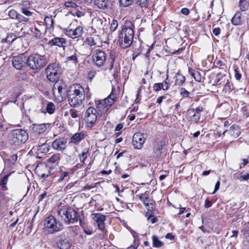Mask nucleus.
<instances>
[{"mask_svg":"<svg viewBox=\"0 0 249 249\" xmlns=\"http://www.w3.org/2000/svg\"><path fill=\"white\" fill-rule=\"evenodd\" d=\"M85 138V135L82 132L76 133L71 137V142L74 143L79 142Z\"/></svg>","mask_w":249,"mask_h":249,"instance_id":"26","label":"nucleus"},{"mask_svg":"<svg viewBox=\"0 0 249 249\" xmlns=\"http://www.w3.org/2000/svg\"><path fill=\"white\" fill-rule=\"evenodd\" d=\"M92 219L96 223L98 229L104 232L105 229V221L106 219V216L100 213H92L91 214Z\"/></svg>","mask_w":249,"mask_h":249,"instance_id":"13","label":"nucleus"},{"mask_svg":"<svg viewBox=\"0 0 249 249\" xmlns=\"http://www.w3.org/2000/svg\"><path fill=\"white\" fill-rule=\"evenodd\" d=\"M114 87H112V91L110 95L103 100L99 101L97 105V108L102 113L106 112L108 109V108L114 103L116 99V93L114 92Z\"/></svg>","mask_w":249,"mask_h":249,"instance_id":"8","label":"nucleus"},{"mask_svg":"<svg viewBox=\"0 0 249 249\" xmlns=\"http://www.w3.org/2000/svg\"><path fill=\"white\" fill-rule=\"evenodd\" d=\"M47 58L45 55L34 53L30 55L26 60V64L33 70L41 69L47 64Z\"/></svg>","mask_w":249,"mask_h":249,"instance_id":"4","label":"nucleus"},{"mask_svg":"<svg viewBox=\"0 0 249 249\" xmlns=\"http://www.w3.org/2000/svg\"><path fill=\"white\" fill-rule=\"evenodd\" d=\"M166 142L165 140H157L155 141L153 151L154 155L158 158H160L163 153V147L166 145Z\"/></svg>","mask_w":249,"mask_h":249,"instance_id":"12","label":"nucleus"},{"mask_svg":"<svg viewBox=\"0 0 249 249\" xmlns=\"http://www.w3.org/2000/svg\"><path fill=\"white\" fill-rule=\"evenodd\" d=\"M238 6L241 12H245L249 9V3L247 0H239Z\"/></svg>","mask_w":249,"mask_h":249,"instance_id":"28","label":"nucleus"},{"mask_svg":"<svg viewBox=\"0 0 249 249\" xmlns=\"http://www.w3.org/2000/svg\"><path fill=\"white\" fill-rule=\"evenodd\" d=\"M38 150L42 153H46L50 150V146L46 143H43L38 146Z\"/></svg>","mask_w":249,"mask_h":249,"instance_id":"36","label":"nucleus"},{"mask_svg":"<svg viewBox=\"0 0 249 249\" xmlns=\"http://www.w3.org/2000/svg\"><path fill=\"white\" fill-rule=\"evenodd\" d=\"M57 215L62 221L67 225L77 223L79 220L78 213L73 208L63 206L57 211Z\"/></svg>","mask_w":249,"mask_h":249,"instance_id":"3","label":"nucleus"},{"mask_svg":"<svg viewBox=\"0 0 249 249\" xmlns=\"http://www.w3.org/2000/svg\"><path fill=\"white\" fill-rule=\"evenodd\" d=\"M18 13H17V12L13 9H12L9 11L8 13V16L9 17L13 19H17L18 16Z\"/></svg>","mask_w":249,"mask_h":249,"instance_id":"46","label":"nucleus"},{"mask_svg":"<svg viewBox=\"0 0 249 249\" xmlns=\"http://www.w3.org/2000/svg\"><path fill=\"white\" fill-rule=\"evenodd\" d=\"M69 112L71 118H76L78 117V113L76 110L71 109L70 110Z\"/></svg>","mask_w":249,"mask_h":249,"instance_id":"53","label":"nucleus"},{"mask_svg":"<svg viewBox=\"0 0 249 249\" xmlns=\"http://www.w3.org/2000/svg\"><path fill=\"white\" fill-rule=\"evenodd\" d=\"M97 110L92 107H89L85 114L86 125L87 127H93L97 120Z\"/></svg>","mask_w":249,"mask_h":249,"instance_id":"9","label":"nucleus"},{"mask_svg":"<svg viewBox=\"0 0 249 249\" xmlns=\"http://www.w3.org/2000/svg\"><path fill=\"white\" fill-rule=\"evenodd\" d=\"M136 3L141 7H145L146 5V0H136Z\"/></svg>","mask_w":249,"mask_h":249,"instance_id":"55","label":"nucleus"},{"mask_svg":"<svg viewBox=\"0 0 249 249\" xmlns=\"http://www.w3.org/2000/svg\"><path fill=\"white\" fill-rule=\"evenodd\" d=\"M67 140L64 138L56 139L52 143V147L57 151H62L65 149L67 145Z\"/></svg>","mask_w":249,"mask_h":249,"instance_id":"15","label":"nucleus"},{"mask_svg":"<svg viewBox=\"0 0 249 249\" xmlns=\"http://www.w3.org/2000/svg\"><path fill=\"white\" fill-rule=\"evenodd\" d=\"M64 5L66 7H72L74 8L77 6V4L75 2V1L71 0L65 1Z\"/></svg>","mask_w":249,"mask_h":249,"instance_id":"45","label":"nucleus"},{"mask_svg":"<svg viewBox=\"0 0 249 249\" xmlns=\"http://www.w3.org/2000/svg\"><path fill=\"white\" fill-rule=\"evenodd\" d=\"M70 173L67 171H63L61 170H57L55 174V176L53 178V182L57 183L62 181H68L70 179Z\"/></svg>","mask_w":249,"mask_h":249,"instance_id":"16","label":"nucleus"},{"mask_svg":"<svg viewBox=\"0 0 249 249\" xmlns=\"http://www.w3.org/2000/svg\"><path fill=\"white\" fill-rule=\"evenodd\" d=\"M67 61H71L73 64H76L78 63V59L76 54L74 53V54L68 57L67 58Z\"/></svg>","mask_w":249,"mask_h":249,"instance_id":"44","label":"nucleus"},{"mask_svg":"<svg viewBox=\"0 0 249 249\" xmlns=\"http://www.w3.org/2000/svg\"><path fill=\"white\" fill-rule=\"evenodd\" d=\"M181 13L184 15H188L189 14V10L187 8H183L181 9Z\"/></svg>","mask_w":249,"mask_h":249,"instance_id":"62","label":"nucleus"},{"mask_svg":"<svg viewBox=\"0 0 249 249\" xmlns=\"http://www.w3.org/2000/svg\"><path fill=\"white\" fill-rule=\"evenodd\" d=\"M140 199L143 203L144 204H147L150 202V198L148 193L145 192L139 196Z\"/></svg>","mask_w":249,"mask_h":249,"instance_id":"32","label":"nucleus"},{"mask_svg":"<svg viewBox=\"0 0 249 249\" xmlns=\"http://www.w3.org/2000/svg\"><path fill=\"white\" fill-rule=\"evenodd\" d=\"M44 22L46 24L47 28H50L53 26V24L54 20L52 16H46L44 18Z\"/></svg>","mask_w":249,"mask_h":249,"instance_id":"33","label":"nucleus"},{"mask_svg":"<svg viewBox=\"0 0 249 249\" xmlns=\"http://www.w3.org/2000/svg\"><path fill=\"white\" fill-rule=\"evenodd\" d=\"M9 176V175L5 176L0 181V185L3 191H5L7 190L6 184L8 181Z\"/></svg>","mask_w":249,"mask_h":249,"instance_id":"34","label":"nucleus"},{"mask_svg":"<svg viewBox=\"0 0 249 249\" xmlns=\"http://www.w3.org/2000/svg\"><path fill=\"white\" fill-rule=\"evenodd\" d=\"M144 205L148 211H151L154 209V206L152 203L149 202L147 203V204H145Z\"/></svg>","mask_w":249,"mask_h":249,"instance_id":"58","label":"nucleus"},{"mask_svg":"<svg viewBox=\"0 0 249 249\" xmlns=\"http://www.w3.org/2000/svg\"><path fill=\"white\" fill-rule=\"evenodd\" d=\"M57 170L55 169L54 168H50L47 174L48 176V181L53 182V178L55 176V174Z\"/></svg>","mask_w":249,"mask_h":249,"instance_id":"30","label":"nucleus"},{"mask_svg":"<svg viewBox=\"0 0 249 249\" xmlns=\"http://www.w3.org/2000/svg\"><path fill=\"white\" fill-rule=\"evenodd\" d=\"M21 11L22 13L24 14L25 16L27 17H30L32 15L33 13L31 11H30L27 8H22L21 9Z\"/></svg>","mask_w":249,"mask_h":249,"instance_id":"51","label":"nucleus"},{"mask_svg":"<svg viewBox=\"0 0 249 249\" xmlns=\"http://www.w3.org/2000/svg\"><path fill=\"white\" fill-rule=\"evenodd\" d=\"M108 0H94L95 4L100 9H105L107 8L109 6Z\"/></svg>","mask_w":249,"mask_h":249,"instance_id":"25","label":"nucleus"},{"mask_svg":"<svg viewBox=\"0 0 249 249\" xmlns=\"http://www.w3.org/2000/svg\"><path fill=\"white\" fill-rule=\"evenodd\" d=\"M168 76H167L165 80L162 83H160L161 85V89L163 90H167L170 86V84L167 82V80H168Z\"/></svg>","mask_w":249,"mask_h":249,"instance_id":"39","label":"nucleus"},{"mask_svg":"<svg viewBox=\"0 0 249 249\" xmlns=\"http://www.w3.org/2000/svg\"><path fill=\"white\" fill-rule=\"evenodd\" d=\"M234 76L237 80H240L241 78V74L239 72L237 69H234Z\"/></svg>","mask_w":249,"mask_h":249,"instance_id":"57","label":"nucleus"},{"mask_svg":"<svg viewBox=\"0 0 249 249\" xmlns=\"http://www.w3.org/2000/svg\"><path fill=\"white\" fill-rule=\"evenodd\" d=\"M119 2L121 6L125 7L131 4L132 0H119Z\"/></svg>","mask_w":249,"mask_h":249,"instance_id":"43","label":"nucleus"},{"mask_svg":"<svg viewBox=\"0 0 249 249\" xmlns=\"http://www.w3.org/2000/svg\"><path fill=\"white\" fill-rule=\"evenodd\" d=\"M229 81V79L227 76L219 73L217 74L213 86H217L221 87V86H223L226 83H228Z\"/></svg>","mask_w":249,"mask_h":249,"instance_id":"20","label":"nucleus"},{"mask_svg":"<svg viewBox=\"0 0 249 249\" xmlns=\"http://www.w3.org/2000/svg\"><path fill=\"white\" fill-rule=\"evenodd\" d=\"M228 132L229 134L234 138H237L241 133V130L239 127L236 124H233L230 127L229 130H225L223 132V134H225L226 133Z\"/></svg>","mask_w":249,"mask_h":249,"instance_id":"21","label":"nucleus"},{"mask_svg":"<svg viewBox=\"0 0 249 249\" xmlns=\"http://www.w3.org/2000/svg\"><path fill=\"white\" fill-rule=\"evenodd\" d=\"M212 204V203L207 199L205 201V207L206 208H208L211 206Z\"/></svg>","mask_w":249,"mask_h":249,"instance_id":"63","label":"nucleus"},{"mask_svg":"<svg viewBox=\"0 0 249 249\" xmlns=\"http://www.w3.org/2000/svg\"><path fill=\"white\" fill-rule=\"evenodd\" d=\"M48 44L51 46H56L58 47H62L64 50L67 46V41L64 38L54 37L49 41Z\"/></svg>","mask_w":249,"mask_h":249,"instance_id":"19","label":"nucleus"},{"mask_svg":"<svg viewBox=\"0 0 249 249\" xmlns=\"http://www.w3.org/2000/svg\"><path fill=\"white\" fill-rule=\"evenodd\" d=\"M28 137V134L25 130L21 129H16L11 131L10 140L13 143L19 144L25 142Z\"/></svg>","mask_w":249,"mask_h":249,"instance_id":"6","label":"nucleus"},{"mask_svg":"<svg viewBox=\"0 0 249 249\" xmlns=\"http://www.w3.org/2000/svg\"><path fill=\"white\" fill-rule=\"evenodd\" d=\"M190 74L192 75L196 81L200 82L201 79L200 73L198 71H190Z\"/></svg>","mask_w":249,"mask_h":249,"instance_id":"40","label":"nucleus"},{"mask_svg":"<svg viewBox=\"0 0 249 249\" xmlns=\"http://www.w3.org/2000/svg\"><path fill=\"white\" fill-rule=\"evenodd\" d=\"M87 152L88 150L85 149L81 154L79 155L80 160L81 162H84L87 158Z\"/></svg>","mask_w":249,"mask_h":249,"instance_id":"48","label":"nucleus"},{"mask_svg":"<svg viewBox=\"0 0 249 249\" xmlns=\"http://www.w3.org/2000/svg\"><path fill=\"white\" fill-rule=\"evenodd\" d=\"M60 160V155L58 153L54 154L48 160V161L51 163H55Z\"/></svg>","mask_w":249,"mask_h":249,"instance_id":"38","label":"nucleus"},{"mask_svg":"<svg viewBox=\"0 0 249 249\" xmlns=\"http://www.w3.org/2000/svg\"><path fill=\"white\" fill-rule=\"evenodd\" d=\"M148 219H150L152 224L156 223L158 220L156 217H154L153 215L151 214L148 216Z\"/></svg>","mask_w":249,"mask_h":249,"instance_id":"59","label":"nucleus"},{"mask_svg":"<svg viewBox=\"0 0 249 249\" xmlns=\"http://www.w3.org/2000/svg\"><path fill=\"white\" fill-rule=\"evenodd\" d=\"M44 229L49 233H53L62 230L63 226L62 223L57 222L54 216L50 215L45 219Z\"/></svg>","mask_w":249,"mask_h":249,"instance_id":"5","label":"nucleus"},{"mask_svg":"<svg viewBox=\"0 0 249 249\" xmlns=\"http://www.w3.org/2000/svg\"><path fill=\"white\" fill-rule=\"evenodd\" d=\"M118 26V23L116 19H113L111 23L110 27V30L113 32L115 31L117 29Z\"/></svg>","mask_w":249,"mask_h":249,"instance_id":"49","label":"nucleus"},{"mask_svg":"<svg viewBox=\"0 0 249 249\" xmlns=\"http://www.w3.org/2000/svg\"><path fill=\"white\" fill-rule=\"evenodd\" d=\"M152 241L153 246L155 248H160L163 245V243L156 235L152 236Z\"/></svg>","mask_w":249,"mask_h":249,"instance_id":"31","label":"nucleus"},{"mask_svg":"<svg viewBox=\"0 0 249 249\" xmlns=\"http://www.w3.org/2000/svg\"><path fill=\"white\" fill-rule=\"evenodd\" d=\"M220 184V181L218 180L215 185L214 190L212 193L213 194H214L219 189Z\"/></svg>","mask_w":249,"mask_h":249,"instance_id":"61","label":"nucleus"},{"mask_svg":"<svg viewBox=\"0 0 249 249\" xmlns=\"http://www.w3.org/2000/svg\"><path fill=\"white\" fill-rule=\"evenodd\" d=\"M223 86V90L226 93H229L233 89L232 86L230 84V80L228 81V83H226Z\"/></svg>","mask_w":249,"mask_h":249,"instance_id":"41","label":"nucleus"},{"mask_svg":"<svg viewBox=\"0 0 249 249\" xmlns=\"http://www.w3.org/2000/svg\"><path fill=\"white\" fill-rule=\"evenodd\" d=\"M187 114L190 120L194 123H197L200 118L201 114L195 112L194 108L189 109L187 111Z\"/></svg>","mask_w":249,"mask_h":249,"instance_id":"23","label":"nucleus"},{"mask_svg":"<svg viewBox=\"0 0 249 249\" xmlns=\"http://www.w3.org/2000/svg\"><path fill=\"white\" fill-rule=\"evenodd\" d=\"M17 19L20 22H21V21L27 22L29 20V18L27 17H25L20 14H18V18H17Z\"/></svg>","mask_w":249,"mask_h":249,"instance_id":"52","label":"nucleus"},{"mask_svg":"<svg viewBox=\"0 0 249 249\" xmlns=\"http://www.w3.org/2000/svg\"><path fill=\"white\" fill-rule=\"evenodd\" d=\"M68 102L71 107H77L81 105L85 99L84 88L79 84L69 87L68 90Z\"/></svg>","mask_w":249,"mask_h":249,"instance_id":"1","label":"nucleus"},{"mask_svg":"<svg viewBox=\"0 0 249 249\" xmlns=\"http://www.w3.org/2000/svg\"><path fill=\"white\" fill-rule=\"evenodd\" d=\"M153 90L155 91H159L161 90L160 83H157L154 84L153 86Z\"/></svg>","mask_w":249,"mask_h":249,"instance_id":"54","label":"nucleus"},{"mask_svg":"<svg viewBox=\"0 0 249 249\" xmlns=\"http://www.w3.org/2000/svg\"><path fill=\"white\" fill-rule=\"evenodd\" d=\"M115 53L111 52L110 53V58H109L110 64V65L111 69H112L113 67L114 63L115 61Z\"/></svg>","mask_w":249,"mask_h":249,"instance_id":"50","label":"nucleus"},{"mask_svg":"<svg viewBox=\"0 0 249 249\" xmlns=\"http://www.w3.org/2000/svg\"><path fill=\"white\" fill-rule=\"evenodd\" d=\"M179 93L182 98L188 97L189 95V92L185 88H181L179 89Z\"/></svg>","mask_w":249,"mask_h":249,"instance_id":"47","label":"nucleus"},{"mask_svg":"<svg viewBox=\"0 0 249 249\" xmlns=\"http://www.w3.org/2000/svg\"><path fill=\"white\" fill-rule=\"evenodd\" d=\"M26 58L23 55L13 57L12 64L13 67L17 70H21L26 62Z\"/></svg>","mask_w":249,"mask_h":249,"instance_id":"17","label":"nucleus"},{"mask_svg":"<svg viewBox=\"0 0 249 249\" xmlns=\"http://www.w3.org/2000/svg\"><path fill=\"white\" fill-rule=\"evenodd\" d=\"M242 13L241 11H237L231 19V23L234 25H240L243 23L242 19Z\"/></svg>","mask_w":249,"mask_h":249,"instance_id":"24","label":"nucleus"},{"mask_svg":"<svg viewBox=\"0 0 249 249\" xmlns=\"http://www.w3.org/2000/svg\"><path fill=\"white\" fill-rule=\"evenodd\" d=\"M47 79L51 82H57L60 76V69L58 64L52 63L45 69Z\"/></svg>","mask_w":249,"mask_h":249,"instance_id":"7","label":"nucleus"},{"mask_svg":"<svg viewBox=\"0 0 249 249\" xmlns=\"http://www.w3.org/2000/svg\"><path fill=\"white\" fill-rule=\"evenodd\" d=\"M86 44H87L90 47H92L96 45V43L95 42L93 37H87L85 41Z\"/></svg>","mask_w":249,"mask_h":249,"instance_id":"42","label":"nucleus"},{"mask_svg":"<svg viewBox=\"0 0 249 249\" xmlns=\"http://www.w3.org/2000/svg\"><path fill=\"white\" fill-rule=\"evenodd\" d=\"M92 58L95 65L98 67H101L105 65L107 55L104 51L97 49L93 52Z\"/></svg>","mask_w":249,"mask_h":249,"instance_id":"10","label":"nucleus"},{"mask_svg":"<svg viewBox=\"0 0 249 249\" xmlns=\"http://www.w3.org/2000/svg\"><path fill=\"white\" fill-rule=\"evenodd\" d=\"M57 247L60 249H69L70 248V245L67 239H60L57 243Z\"/></svg>","mask_w":249,"mask_h":249,"instance_id":"27","label":"nucleus"},{"mask_svg":"<svg viewBox=\"0 0 249 249\" xmlns=\"http://www.w3.org/2000/svg\"><path fill=\"white\" fill-rule=\"evenodd\" d=\"M34 34L36 38H40L41 37L42 34L36 27L35 28V31L34 32Z\"/></svg>","mask_w":249,"mask_h":249,"instance_id":"56","label":"nucleus"},{"mask_svg":"<svg viewBox=\"0 0 249 249\" xmlns=\"http://www.w3.org/2000/svg\"><path fill=\"white\" fill-rule=\"evenodd\" d=\"M83 28L78 26L75 29H66L65 34L69 37L74 39L80 37L83 34Z\"/></svg>","mask_w":249,"mask_h":249,"instance_id":"18","label":"nucleus"},{"mask_svg":"<svg viewBox=\"0 0 249 249\" xmlns=\"http://www.w3.org/2000/svg\"><path fill=\"white\" fill-rule=\"evenodd\" d=\"M73 12L74 13V15L79 18L84 16L85 14V11L82 9L81 7H79V8L77 6L74 9Z\"/></svg>","mask_w":249,"mask_h":249,"instance_id":"37","label":"nucleus"},{"mask_svg":"<svg viewBox=\"0 0 249 249\" xmlns=\"http://www.w3.org/2000/svg\"><path fill=\"white\" fill-rule=\"evenodd\" d=\"M55 110L54 104L52 102L48 103L46 107V110L49 114H51L54 113Z\"/></svg>","mask_w":249,"mask_h":249,"instance_id":"35","label":"nucleus"},{"mask_svg":"<svg viewBox=\"0 0 249 249\" xmlns=\"http://www.w3.org/2000/svg\"><path fill=\"white\" fill-rule=\"evenodd\" d=\"M84 231L86 234L88 235H90L93 233L92 230L89 229H84Z\"/></svg>","mask_w":249,"mask_h":249,"instance_id":"64","label":"nucleus"},{"mask_svg":"<svg viewBox=\"0 0 249 249\" xmlns=\"http://www.w3.org/2000/svg\"><path fill=\"white\" fill-rule=\"evenodd\" d=\"M134 25L130 21H126L118 35L120 46L123 49L129 47L131 44L134 38Z\"/></svg>","mask_w":249,"mask_h":249,"instance_id":"2","label":"nucleus"},{"mask_svg":"<svg viewBox=\"0 0 249 249\" xmlns=\"http://www.w3.org/2000/svg\"><path fill=\"white\" fill-rule=\"evenodd\" d=\"M49 124H33L30 126L31 131L35 135L44 133L49 127Z\"/></svg>","mask_w":249,"mask_h":249,"instance_id":"14","label":"nucleus"},{"mask_svg":"<svg viewBox=\"0 0 249 249\" xmlns=\"http://www.w3.org/2000/svg\"><path fill=\"white\" fill-rule=\"evenodd\" d=\"M221 32V29L220 28H215L213 29V34L217 36L220 34Z\"/></svg>","mask_w":249,"mask_h":249,"instance_id":"60","label":"nucleus"},{"mask_svg":"<svg viewBox=\"0 0 249 249\" xmlns=\"http://www.w3.org/2000/svg\"><path fill=\"white\" fill-rule=\"evenodd\" d=\"M57 88L58 92L60 96H65L67 95L68 96V90L66 85L65 83H58V84H55L53 86V90Z\"/></svg>","mask_w":249,"mask_h":249,"instance_id":"22","label":"nucleus"},{"mask_svg":"<svg viewBox=\"0 0 249 249\" xmlns=\"http://www.w3.org/2000/svg\"><path fill=\"white\" fill-rule=\"evenodd\" d=\"M145 140L144 134L140 132L135 133L132 138V144L134 147L137 149H142Z\"/></svg>","mask_w":249,"mask_h":249,"instance_id":"11","label":"nucleus"},{"mask_svg":"<svg viewBox=\"0 0 249 249\" xmlns=\"http://www.w3.org/2000/svg\"><path fill=\"white\" fill-rule=\"evenodd\" d=\"M185 81V77L182 75L177 73L176 76L175 85L181 86Z\"/></svg>","mask_w":249,"mask_h":249,"instance_id":"29","label":"nucleus"}]
</instances>
